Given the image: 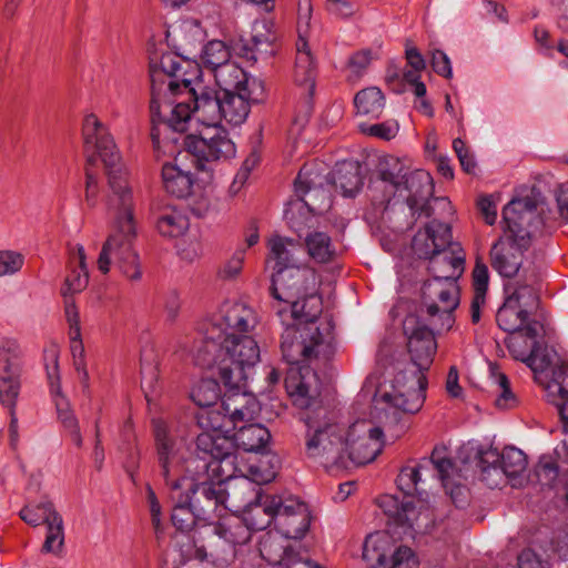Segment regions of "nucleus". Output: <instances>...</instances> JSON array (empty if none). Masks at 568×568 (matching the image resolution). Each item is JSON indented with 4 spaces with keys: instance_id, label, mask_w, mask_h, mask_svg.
Wrapping results in <instances>:
<instances>
[{
    "instance_id": "1",
    "label": "nucleus",
    "mask_w": 568,
    "mask_h": 568,
    "mask_svg": "<svg viewBox=\"0 0 568 568\" xmlns=\"http://www.w3.org/2000/svg\"><path fill=\"white\" fill-rule=\"evenodd\" d=\"M82 134L87 156L99 158L104 164L111 189L109 207L114 211V230L102 245L98 268L102 274H108L113 264L130 281H139L142 271L139 255L133 248L136 237L133 195L120 153L113 138L94 114L84 118Z\"/></svg>"
},
{
    "instance_id": "2",
    "label": "nucleus",
    "mask_w": 568,
    "mask_h": 568,
    "mask_svg": "<svg viewBox=\"0 0 568 568\" xmlns=\"http://www.w3.org/2000/svg\"><path fill=\"white\" fill-rule=\"evenodd\" d=\"M437 329L429 325H420L414 320H406L404 333L407 336V349L416 372L407 375L398 373L393 382L392 392L381 396L385 418L389 424H397L402 414H416L420 410L426 398L427 377L437 349L435 339Z\"/></svg>"
},
{
    "instance_id": "3",
    "label": "nucleus",
    "mask_w": 568,
    "mask_h": 568,
    "mask_svg": "<svg viewBox=\"0 0 568 568\" xmlns=\"http://www.w3.org/2000/svg\"><path fill=\"white\" fill-rule=\"evenodd\" d=\"M287 392L305 408L300 419L305 425L304 455L326 470L346 469V428L335 420L324 406H316V399L307 384L286 381Z\"/></svg>"
},
{
    "instance_id": "4",
    "label": "nucleus",
    "mask_w": 568,
    "mask_h": 568,
    "mask_svg": "<svg viewBox=\"0 0 568 568\" xmlns=\"http://www.w3.org/2000/svg\"><path fill=\"white\" fill-rule=\"evenodd\" d=\"M542 220L537 202L530 196L513 199L503 210V235L493 244L489 261L494 271L503 277L524 280V254L531 246Z\"/></svg>"
},
{
    "instance_id": "5",
    "label": "nucleus",
    "mask_w": 568,
    "mask_h": 568,
    "mask_svg": "<svg viewBox=\"0 0 568 568\" xmlns=\"http://www.w3.org/2000/svg\"><path fill=\"white\" fill-rule=\"evenodd\" d=\"M523 277L524 280H515L505 285L506 297L497 311L496 323L504 332L521 333L535 339L538 336L539 323L530 317L537 313L540 305L541 266H526Z\"/></svg>"
},
{
    "instance_id": "6",
    "label": "nucleus",
    "mask_w": 568,
    "mask_h": 568,
    "mask_svg": "<svg viewBox=\"0 0 568 568\" xmlns=\"http://www.w3.org/2000/svg\"><path fill=\"white\" fill-rule=\"evenodd\" d=\"M151 110L160 114L161 100H182L197 92L194 83L202 77L200 64L173 52L152 53L149 58Z\"/></svg>"
},
{
    "instance_id": "7",
    "label": "nucleus",
    "mask_w": 568,
    "mask_h": 568,
    "mask_svg": "<svg viewBox=\"0 0 568 568\" xmlns=\"http://www.w3.org/2000/svg\"><path fill=\"white\" fill-rule=\"evenodd\" d=\"M254 311L241 302L225 303L219 314L201 324V336L192 347L195 365H209L213 362L212 354L217 349V339L247 333L256 325Z\"/></svg>"
},
{
    "instance_id": "8",
    "label": "nucleus",
    "mask_w": 568,
    "mask_h": 568,
    "mask_svg": "<svg viewBox=\"0 0 568 568\" xmlns=\"http://www.w3.org/2000/svg\"><path fill=\"white\" fill-rule=\"evenodd\" d=\"M257 342L248 335H236L217 339V349L213 352V362L199 365L202 368L216 371L223 385L239 388L247 379V371L260 361Z\"/></svg>"
},
{
    "instance_id": "9",
    "label": "nucleus",
    "mask_w": 568,
    "mask_h": 568,
    "mask_svg": "<svg viewBox=\"0 0 568 568\" xmlns=\"http://www.w3.org/2000/svg\"><path fill=\"white\" fill-rule=\"evenodd\" d=\"M189 471L195 465L200 471L216 483H226L235 478L241 469L237 463V448L229 435L199 434L195 439V456L187 464Z\"/></svg>"
},
{
    "instance_id": "10",
    "label": "nucleus",
    "mask_w": 568,
    "mask_h": 568,
    "mask_svg": "<svg viewBox=\"0 0 568 568\" xmlns=\"http://www.w3.org/2000/svg\"><path fill=\"white\" fill-rule=\"evenodd\" d=\"M440 272L434 264V276L424 282L422 287V306L425 308L429 325L437 333L449 331L454 323V311L459 305V287L455 274Z\"/></svg>"
},
{
    "instance_id": "11",
    "label": "nucleus",
    "mask_w": 568,
    "mask_h": 568,
    "mask_svg": "<svg viewBox=\"0 0 568 568\" xmlns=\"http://www.w3.org/2000/svg\"><path fill=\"white\" fill-rule=\"evenodd\" d=\"M152 432L154 436L155 457L159 476L172 499L175 494L183 490L191 479L187 464L194 458L184 459L176 446V440L170 435L168 423L162 418H153Z\"/></svg>"
},
{
    "instance_id": "12",
    "label": "nucleus",
    "mask_w": 568,
    "mask_h": 568,
    "mask_svg": "<svg viewBox=\"0 0 568 568\" xmlns=\"http://www.w3.org/2000/svg\"><path fill=\"white\" fill-rule=\"evenodd\" d=\"M221 102L222 91L210 88H202L200 93L195 92L182 100L165 101L164 106L171 112L168 123L174 130L184 132L194 114L205 128L220 126Z\"/></svg>"
},
{
    "instance_id": "13",
    "label": "nucleus",
    "mask_w": 568,
    "mask_h": 568,
    "mask_svg": "<svg viewBox=\"0 0 568 568\" xmlns=\"http://www.w3.org/2000/svg\"><path fill=\"white\" fill-rule=\"evenodd\" d=\"M23 351L16 338H0V403L10 410L11 436H17L18 418L14 414L21 388Z\"/></svg>"
},
{
    "instance_id": "14",
    "label": "nucleus",
    "mask_w": 568,
    "mask_h": 568,
    "mask_svg": "<svg viewBox=\"0 0 568 568\" xmlns=\"http://www.w3.org/2000/svg\"><path fill=\"white\" fill-rule=\"evenodd\" d=\"M187 153L193 156L197 171H212L211 163L234 158L235 144L221 126L205 128L199 134H187L184 139Z\"/></svg>"
},
{
    "instance_id": "15",
    "label": "nucleus",
    "mask_w": 568,
    "mask_h": 568,
    "mask_svg": "<svg viewBox=\"0 0 568 568\" xmlns=\"http://www.w3.org/2000/svg\"><path fill=\"white\" fill-rule=\"evenodd\" d=\"M190 475L191 479L184 487L185 496L190 499L199 519L206 521L213 517H222L223 513L230 509L226 487L204 476L199 465L194 466Z\"/></svg>"
},
{
    "instance_id": "16",
    "label": "nucleus",
    "mask_w": 568,
    "mask_h": 568,
    "mask_svg": "<svg viewBox=\"0 0 568 568\" xmlns=\"http://www.w3.org/2000/svg\"><path fill=\"white\" fill-rule=\"evenodd\" d=\"M316 271L308 265L291 266L273 272L270 292L273 298L292 305V315L298 313V301L317 291Z\"/></svg>"
},
{
    "instance_id": "17",
    "label": "nucleus",
    "mask_w": 568,
    "mask_h": 568,
    "mask_svg": "<svg viewBox=\"0 0 568 568\" xmlns=\"http://www.w3.org/2000/svg\"><path fill=\"white\" fill-rule=\"evenodd\" d=\"M19 517L31 527L42 524L47 526L42 552L60 554L62 551L64 545L63 519L51 500L44 497L41 501L34 503L27 497L26 505L19 511Z\"/></svg>"
},
{
    "instance_id": "18",
    "label": "nucleus",
    "mask_w": 568,
    "mask_h": 568,
    "mask_svg": "<svg viewBox=\"0 0 568 568\" xmlns=\"http://www.w3.org/2000/svg\"><path fill=\"white\" fill-rule=\"evenodd\" d=\"M383 437L382 428L372 426L367 420H357L346 428V469L375 460L383 449Z\"/></svg>"
},
{
    "instance_id": "19",
    "label": "nucleus",
    "mask_w": 568,
    "mask_h": 568,
    "mask_svg": "<svg viewBox=\"0 0 568 568\" xmlns=\"http://www.w3.org/2000/svg\"><path fill=\"white\" fill-rule=\"evenodd\" d=\"M316 64L310 45L303 37L296 42V60L294 79L301 88V99L295 109L293 122L304 126L313 113V95L315 91Z\"/></svg>"
},
{
    "instance_id": "20",
    "label": "nucleus",
    "mask_w": 568,
    "mask_h": 568,
    "mask_svg": "<svg viewBox=\"0 0 568 568\" xmlns=\"http://www.w3.org/2000/svg\"><path fill=\"white\" fill-rule=\"evenodd\" d=\"M43 359L58 419L62 424L63 428L69 433L73 444L80 448L82 447L83 439L80 432L79 420L71 409L68 398L61 392L59 349L55 344L52 343L43 349Z\"/></svg>"
},
{
    "instance_id": "21",
    "label": "nucleus",
    "mask_w": 568,
    "mask_h": 568,
    "mask_svg": "<svg viewBox=\"0 0 568 568\" xmlns=\"http://www.w3.org/2000/svg\"><path fill=\"white\" fill-rule=\"evenodd\" d=\"M280 321L283 326L281 352L288 364H297L301 358L308 359L318 355V348L324 344V336L318 327L310 326L308 331H304L295 322H288L286 316Z\"/></svg>"
},
{
    "instance_id": "22",
    "label": "nucleus",
    "mask_w": 568,
    "mask_h": 568,
    "mask_svg": "<svg viewBox=\"0 0 568 568\" xmlns=\"http://www.w3.org/2000/svg\"><path fill=\"white\" fill-rule=\"evenodd\" d=\"M406 202L413 215L430 217L433 209L429 199L434 194V181L425 170H408L393 192Z\"/></svg>"
},
{
    "instance_id": "23",
    "label": "nucleus",
    "mask_w": 568,
    "mask_h": 568,
    "mask_svg": "<svg viewBox=\"0 0 568 568\" xmlns=\"http://www.w3.org/2000/svg\"><path fill=\"white\" fill-rule=\"evenodd\" d=\"M275 529L287 539H302L311 526V511L308 506L296 499L283 500L276 508Z\"/></svg>"
},
{
    "instance_id": "24",
    "label": "nucleus",
    "mask_w": 568,
    "mask_h": 568,
    "mask_svg": "<svg viewBox=\"0 0 568 568\" xmlns=\"http://www.w3.org/2000/svg\"><path fill=\"white\" fill-rule=\"evenodd\" d=\"M452 227L448 223L436 219L426 224L423 231H418L412 241V248L418 258L429 260L444 248L453 246Z\"/></svg>"
},
{
    "instance_id": "25",
    "label": "nucleus",
    "mask_w": 568,
    "mask_h": 568,
    "mask_svg": "<svg viewBox=\"0 0 568 568\" xmlns=\"http://www.w3.org/2000/svg\"><path fill=\"white\" fill-rule=\"evenodd\" d=\"M226 392L222 398L221 409L230 415L233 427L237 428L239 423L253 420L260 412V404L255 396L245 390L246 382L239 388L224 385Z\"/></svg>"
},
{
    "instance_id": "26",
    "label": "nucleus",
    "mask_w": 568,
    "mask_h": 568,
    "mask_svg": "<svg viewBox=\"0 0 568 568\" xmlns=\"http://www.w3.org/2000/svg\"><path fill=\"white\" fill-rule=\"evenodd\" d=\"M276 36L270 29L266 21H256L252 27L251 38L241 39L237 44V53L247 61L256 63L266 61L275 54Z\"/></svg>"
},
{
    "instance_id": "27",
    "label": "nucleus",
    "mask_w": 568,
    "mask_h": 568,
    "mask_svg": "<svg viewBox=\"0 0 568 568\" xmlns=\"http://www.w3.org/2000/svg\"><path fill=\"white\" fill-rule=\"evenodd\" d=\"M280 506L278 496H256V500L250 504L244 511L245 524L248 531H260L268 528L272 524L275 526L276 508Z\"/></svg>"
},
{
    "instance_id": "28",
    "label": "nucleus",
    "mask_w": 568,
    "mask_h": 568,
    "mask_svg": "<svg viewBox=\"0 0 568 568\" xmlns=\"http://www.w3.org/2000/svg\"><path fill=\"white\" fill-rule=\"evenodd\" d=\"M69 258L71 270L61 287L63 296L81 293L89 283V272L87 266V255L81 244L69 245Z\"/></svg>"
},
{
    "instance_id": "29",
    "label": "nucleus",
    "mask_w": 568,
    "mask_h": 568,
    "mask_svg": "<svg viewBox=\"0 0 568 568\" xmlns=\"http://www.w3.org/2000/svg\"><path fill=\"white\" fill-rule=\"evenodd\" d=\"M239 547L213 531L206 545L196 547L195 557L200 560L210 559L215 566H231L237 557Z\"/></svg>"
},
{
    "instance_id": "30",
    "label": "nucleus",
    "mask_w": 568,
    "mask_h": 568,
    "mask_svg": "<svg viewBox=\"0 0 568 568\" xmlns=\"http://www.w3.org/2000/svg\"><path fill=\"white\" fill-rule=\"evenodd\" d=\"M322 297L315 291L298 301V313L296 315H292V305L290 308H278L276 315L278 318L286 316L290 321L302 326L304 331H308L310 326L317 327L316 321L322 314Z\"/></svg>"
},
{
    "instance_id": "31",
    "label": "nucleus",
    "mask_w": 568,
    "mask_h": 568,
    "mask_svg": "<svg viewBox=\"0 0 568 568\" xmlns=\"http://www.w3.org/2000/svg\"><path fill=\"white\" fill-rule=\"evenodd\" d=\"M313 170L308 165H303L294 181L295 194L307 210L314 214L324 211V206L316 205L315 199L323 195L325 199L326 192L318 187L312 179Z\"/></svg>"
},
{
    "instance_id": "32",
    "label": "nucleus",
    "mask_w": 568,
    "mask_h": 568,
    "mask_svg": "<svg viewBox=\"0 0 568 568\" xmlns=\"http://www.w3.org/2000/svg\"><path fill=\"white\" fill-rule=\"evenodd\" d=\"M477 467L480 480L489 488H497L503 484V469L500 466V453L497 448L479 447L476 453Z\"/></svg>"
},
{
    "instance_id": "33",
    "label": "nucleus",
    "mask_w": 568,
    "mask_h": 568,
    "mask_svg": "<svg viewBox=\"0 0 568 568\" xmlns=\"http://www.w3.org/2000/svg\"><path fill=\"white\" fill-rule=\"evenodd\" d=\"M234 447L244 452H260L266 447L271 439L270 430L261 424H244L230 436Z\"/></svg>"
},
{
    "instance_id": "34",
    "label": "nucleus",
    "mask_w": 568,
    "mask_h": 568,
    "mask_svg": "<svg viewBox=\"0 0 568 568\" xmlns=\"http://www.w3.org/2000/svg\"><path fill=\"white\" fill-rule=\"evenodd\" d=\"M162 183L169 194L184 199L191 195L194 179L190 172L183 171L176 164L165 163L162 168Z\"/></svg>"
},
{
    "instance_id": "35",
    "label": "nucleus",
    "mask_w": 568,
    "mask_h": 568,
    "mask_svg": "<svg viewBox=\"0 0 568 568\" xmlns=\"http://www.w3.org/2000/svg\"><path fill=\"white\" fill-rule=\"evenodd\" d=\"M304 246L310 258L317 264H328L337 256L336 246L325 232H308L304 239Z\"/></svg>"
},
{
    "instance_id": "36",
    "label": "nucleus",
    "mask_w": 568,
    "mask_h": 568,
    "mask_svg": "<svg viewBox=\"0 0 568 568\" xmlns=\"http://www.w3.org/2000/svg\"><path fill=\"white\" fill-rule=\"evenodd\" d=\"M333 183L344 196L353 197L363 185L359 164L353 161L338 163L333 173Z\"/></svg>"
},
{
    "instance_id": "37",
    "label": "nucleus",
    "mask_w": 568,
    "mask_h": 568,
    "mask_svg": "<svg viewBox=\"0 0 568 568\" xmlns=\"http://www.w3.org/2000/svg\"><path fill=\"white\" fill-rule=\"evenodd\" d=\"M378 506L393 519L398 526L413 527L410 515L415 511V506L412 500L399 499L394 495H383L377 499Z\"/></svg>"
},
{
    "instance_id": "38",
    "label": "nucleus",
    "mask_w": 568,
    "mask_h": 568,
    "mask_svg": "<svg viewBox=\"0 0 568 568\" xmlns=\"http://www.w3.org/2000/svg\"><path fill=\"white\" fill-rule=\"evenodd\" d=\"M248 113V102L239 91H222L221 121L239 125L246 120Z\"/></svg>"
},
{
    "instance_id": "39",
    "label": "nucleus",
    "mask_w": 568,
    "mask_h": 568,
    "mask_svg": "<svg viewBox=\"0 0 568 568\" xmlns=\"http://www.w3.org/2000/svg\"><path fill=\"white\" fill-rule=\"evenodd\" d=\"M213 531L237 547H242L251 540V532L245 520L235 515L224 517L214 526Z\"/></svg>"
},
{
    "instance_id": "40",
    "label": "nucleus",
    "mask_w": 568,
    "mask_h": 568,
    "mask_svg": "<svg viewBox=\"0 0 568 568\" xmlns=\"http://www.w3.org/2000/svg\"><path fill=\"white\" fill-rule=\"evenodd\" d=\"M436 262V266L440 272L450 273L453 271L457 272L455 274V282H457L458 277L464 272L465 265V255L463 250L458 247V245L453 243V246L448 248H444L442 253H438L429 261L428 270L434 276V264Z\"/></svg>"
},
{
    "instance_id": "41",
    "label": "nucleus",
    "mask_w": 568,
    "mask_h": 568,
    "mask_svg": "<svg viewBox=\"0 0 568 568\" xmlns=\"http://www.w3.org/2000/svg\"><path fill=\"white\" fill-rule=\"evenodd\" d=\"M221 379L216 371H212V377L202 378L191 390V398L199 407L214 406L221 398Z\"/></svg>"
},
{
    "instance_id": "42",
    "label": "nucleus",
    "mask_w": 568,
    "mask_h": 568,
    "mask_svg": "<svg viewBox=\"0 0 568 568\" xmlns=\"http://www.w3.org/2000/svg\"><path fill=\"white\" fill-rule=\"evenodd\" d=\"M409 168H407L397 156L382 155L378 158L376 165L377 178L385 183H388L392 192L398 186Z\"/></svg>"
},
{
    "instance_id": "43",
    "label": "nucleus",
    "mask_w": 568,
    "mask_h": 568,
    "mask_svg": "<svg viewBox=\"0 0 568 568\" xmlns=\"http://www.w3.org/2000/svg\"><path fill=\"white\" fill-rule=\"evenodd\" d=\"M354 104L358 114L378 119L385 106V98L378 88L372 87L356 93Z\"/></svg>"
},
{
    "instance_id": "44",
    "label": "nucleus",
    "mask_w": 568,
    "mask_h": 568,
    "mask_svg": "<svg viewBox=\"0 0 568 568\" xmlns=\"http://www.w3.org/2000/svg\"><path fill=\"white\" fill-rule=\"evenodd\" d=\"M559 467L555 458L549 455H542L535 465L532 471L528 475L531 484L539 485L541 488H555L558 484Z\"/></svg>"
},
{
    "instance_id": "45",
    "label": "nucleus",
    "mask_w": 568,
    "mask_h": 568,
    "mask_svg": "<svg viewBox=\"0 0 568 568\" xmlns=\"http://www.w3.org/2000/svg\"><path fill=\"white\" fill-rule=\"evenodd\" d=\"M158 232L165 237H178L189 227L187 219L178 210L168 207L155 220Z\"/></svg>"
},
{
    "instance_id": "46",
    "label": "nucleus",
    "mask_w": 568,
    "mask_h": 568,
    "mask_svg": "<svg viewBox=\"0 0 568 568\" xmlns=\"http://www.w3.org/2000/svg\"><path fill=\"white\" fill-rule=\"evenodd\" d=\"M176 500L171 515L173 526L180 531H189L193 528L196 520H200L193 509L190 499L182 494V490L175 494Z\"/></svg>"
},
{
    "instance_id": "47",
    "label": "nucleus",
    "mask_w": 568,
    "mask_h": 568,
    "mask_svg": "<svg viewBox=\"0 0 568 568\" xmlns=\"http://www.w3.org/2000/svg\"><path fill=\"white\" fill-rule=\"evenodd\" d=\"M220 91H239L247 74L236 63L229 61L213 71Z\"/></svg>"
},
{
    "instance_id": "48",
    "label": "nucleus",
    "mask_w": 568,
    "mask_h": 568,
    "mask_svg": "<svg viewBox=\"0 0 568 568\" xmlns=\"http://www.w3.org/2000/svg\"><path fill=\"white\" fill-rule=\"evenodd\" d=\"M527 467V458L523 450L516 447H506L500 453V466L503 469V483L505 478L516 479Z\"/></svg>"
},
{
    "instance_id": "49",
    "label": "nucleus",
    "mask_w": 568,
    "mask_h": 568,
    "mask_svg": "<svg viewBox=\"0 0 568 568\" xmlns=\"http://www.w3.org/2000/svg\"><path fill=\"white\" fill-rule=\"evenodd\" d=\"M424 467V464H419L416 467L406 466L400 469L396 478V485L405 498L415 494L422 497L425 489L419 487V484L422 483L420 469Z\"/></svg>"
},
{
    "instance_id": "50",
    "label": "nucleus",
    "mask_w": 568,
    "mask_h": 568,
    "mask_svg": "<svg viewBox=\"0 0 568 568\" xmlns=\"http://www.w3.org/2000/svg\"><path fill=\"white\" fill-rule=\"evenodd\" d=\"M230 58V50L221 40H212L206 43L201 54L203 65L212 72L227 63Z\"/></svg>"
},
{
    "instance_id": "51",
    "label": "nucleus",
    "mask_w": 568,
    "mask_h": 568,
    "mask_svg": "<svg viewBox=\"0 0 568 568\" xmlns=\"http://www.w3.org/2000/svg\"><path fill=\"white\" fill-rule=\"evenodd\" d=\"M293 240L282 236H274L270 240V258L274 260L273 271L277 272L284 267L298 266L295 264L292 252L287 245H292Z\"/></svg>"
},
{
    "instance_id": "52",
    "label": "nucleus",
    "mask_w": 568,
    "mask_h": 568,
    "mask_svg": "<svg viewBox=\"0 0 568 568\" xmlns=\"http://www.w3.org/2000/svg\"><path fill=\"white\" fill-rule=\"evenodd\" d=\"M230 419V415L225 414V412L221 409V406L216 409L209 410L206 416V426L212 430L203 432L202 434L227 435V433L235 429Z\"/></svg>"
},
{
    "instance_id": "53",
    "label": "nucleus",
    "mask_w": 568,
    "mask_h": 568,
    "mask_svg": "<svg viewBox=\"0 0 568 568\" xmlns=\"http://www.w3.org/2000/svg\"><path fill=\"white\" fill-rule=\"evenodd\" d=\"M168 101L166 99L161 100V106H160V114L155 115L153 114L152 110L150 109L151 113V122L152 128L150 132V136L153 143V146L155 149L160 148L161 143V128L160 125H163L165 130H172L174 132H178L174 130L171 125H169L168 120L171 118V112L168 108L164 106V102Z\"/></svg>"
},
{
    "instance_id": "54",
    "label": "nucleus",
    "mask_w": 568,
    "mask_h": 568,
    "mask_svg": "<svg viewBox=\"0 0 568 568\" xmlns=\"http://www.w3.org/2000/svg\"><path fill=\"white\" fill-rule=\"evenodd\" d=\"M240 94L251 104L261 103L265 100L266 93L264 83L257 78H245V82L239 89Z\"/></svg>"
},
{
    "instance_id": "55",
    "label": "nucleus",
    "mask_w": 568,
    "mask_h": 568,
    "mask_svg": "<svg viewBox=\"0 0 568 568\" xmlns=\"http://www.w3.org/2000/svg\"><path fill=\"white\" fill-rule=\"evenodd\" d=\"M496 384L499 390V394L495 399L496 406L503 409L516 407L518 404V399L510 389V383L508 377L504 373H498L496 375Z\"/></svg>"
},
{
    "instance_id": "56",
    "label": "nucleus",
    "mask_w": 568,
    "mask_h": 568,
    "mask_svg": "<svg viewBox=\"0 0 568 568\" xmlns=\"http://www.w3.org/2000/svg\"><path fill=\"white\" fill-rule=\"evenodd\" d=\"M427 464H432L437 471L438 478L445 483L454 468V462L447 457L445 447H435Z\"/></svg>"
},
{
    "instance_id": "57",
    "label": "nucleus",
    "mask_w": 568,
    "mask_h": 568,
    "mask_svg": "<svg viewBox=\"0 0 568 568\" xmlns=\"http://www.w3.org/2000/svg\"><path fill=\"white\" fill-rule=\"evenodd\" d=\"M361 132L368 135L378 138L381 140L389 141L394 139L398 132V124L396 122H382L376 124H361Z\"/></svg>"
},
{
    "instance_id": "58",
    "label": "nucleus",
    "mask_w": 568,
    "mask_h": 568,
    "mask_svg": "<svg viewBox=\"0 0 568 568\" xmlns=\"http://www.w3.org/2000/svg\"><path fill=\"white\" fill-rule=\"evenodd\" d=\"M283 568H323L320 564L304 559L291 547H285L278 560Z\"/></svg>"
},
{
    "instance_id": "59",
    "label": "nucleus",
    "mask_w": 568,
    "mask_h": 568,
    "mask_svg": "<svg viewBox=\"0 0 568 568\" xmlns=\"http://www.w3.org/2000/svg\"><path fill=\"white\" fill-rule=\"evenodd\" d=\"M489 284V272L487 265L479 257L476 258L473 270V290L475 295L486 296Z\"/></svg>"
},
{
    "instance_id": "60",
    "label": "nucleus",
    "mask_w": 568,
    "mask_h": 568,
    "mask_svg": "<svg viewBox=\"0 0 568 568\" xmlns=\"http://www.w3.org/2000/svg\"><path fill=\"white\" fill-rule=\"evenodd\" d=\"M453 149L458 158L462 169L467 174H474L477 168L474 155L470 153L465 142L457 138L453 141Z\"/></svg>"
},
{
    "instance_id": "61",
    "label": "nucleus",
    "mask_w": 568,
    "mask_h": 568,
    "mask_svg": "<svg viewBox=\"0 0 568 568\" xmlns=\"http://www.w3.org/2000/svg\"><path fill=\"white\" fill-rule=\"evenodd\" d=\"M23 265V256L13 251H0V276L13 274Z\"/></svg>"
},
{
    "instance_id": "62",
    "label": "nucleus",
    "mask_w": 568,
    "mask_h": 568,
    "mask_svg": "<svg viewBox=\"0 0 568 568\" xmlns=\"http://www.w3.org/2000/svg\"><path fill=\"white\" fill-rule=\"evenodd\" d=\"M245 258V250L239 248L236 250L231 258L224 264V266L220 270L219 274L224 280H231L237 276L243 267Z\"/></svg>"
},
{
    "instance_id": "63",
    "label": "nucleus",
    "mask_w": 568,
    "mask_h": 568,
    "mask_svg": "<svg viewBox=\"0 0 568 568\" xmlns=\"http://www.w3.org/2000/svg\"><path fill=\"white\" fill-rule=\"evenodd\" d=\"M517 564L518 568H550L549 562L530 548L521 550Z\"/></svg>"
},
{
    "instance_id": "64",
    "label": "nucleus",
    "mask_w": 568,
    "mask_h": 568,
    "mask_svg": "<svg viewBox=\"0 0 568 568\" xmlns=\"http://www.w3.org/2000/svg\"><path fill=\"white\" fill-rule=\"evenodd\" d=\"M557 396L551 403L557 407L565 430L568 432V390L560 384H556Z\"/></svg>"
}]
</instances>
